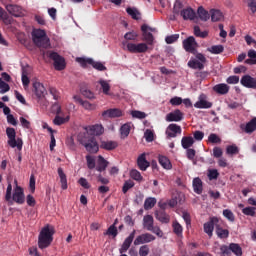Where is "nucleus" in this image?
<instances>
[{
  "mask_svg": "<svg viewBox=\"0 0 256 256\" xmlns=\"http://www.w3.org/2000/svg\"><path fill=\"white\" fill-rule=\"evenodd\" d=\"M55 235V228L47 224L44 226L38 235V247L39 249H47L53 243V236Z\"/></svg>",
  "mask_w": 256,
  "mask_h": 256,
  "instance_id": "nucleus-1",
  "label": "nucleus"
},
{
  "mask_svg": "<svg viewBox=\"0 0 256 256\" xmlns=\"http://www.w3.org/2000/svg\"><path fill=\"white\" fill-rule=\"evenodd\" d=\"M55 235V228L47 224L44 226L38 235V247L39 249H47L53 243V236Z\"/></svg>",
  "mask_w": 256,
  "mask_h": 256,
  "instance_id": "nucleus-2",
  "label": "nucleus"
},
{
  "mask_svg": "<svg viewBox=\"0 0 256 256\" xmlns=\"http://www.w3.org/2000/svg\"><path fill=\"white\" fill-rule=\"evenodd\" d=\"M32 41L36 47H41L42 49H47L50 45L47 33L41 29H34L32 31Z\"/></svg>",
  "mask_w": 256,
  "mask_h": 256,
  "instance_id": "nucleus-3",
  "label": "nucleus"
},
{
  "mask_svg": "<svg viewBox=\"0 0 256 256\" xmlns=\"http://www.w3.org/2000/svg\"><path fill=\"white\" fill-rule=\"evenodd\" d=\"M6 135L8 137V145L15 149L17 147L18 151L23 149V140L21 138H17V132H15V128L8 127L6 128Z\"/></svg>",
  "mask_w": 256,
  "mask_h": 256,
  "instance_id": "nucleus-4",
  "label": "nucleus"
},
{
  "mask_svg": "<svg viewBox=\"0 0 256 256\" xmlns=\"http://www.w3.org/2000/svg\"><path fill=\"white\" fill-rule=\"evenodd\" d=\"M122 45L126 47L129 53H147V51H149V46H147V44L145 43L135 44V43L124 41L122 42Z\"/></svg>",
  "mask_w": 256,
  "mask_h": 256,
  "instance_id": "nucleus-5",
  "label": "nucleus"
},
{
  "mask_svg": "<svg viewBox=\"0 0 256 256\" xmlns=\"http://www.w3.org/2000/svg\"><path fill=\"white\" fill-rule=\"evenodd\" d=\"M205 63H207L205 55L197 53L196 59L188 61V67H190V69H199V71H202V69H205Z\"/></svg>",
  "mask_w": 256,
  "mask_h": 256,
  "instance_id": "nucleus-6",
  "label": "nucleus"
},
{
  "mask_svg": "<svg viewBox=\"0 0 256 256\" xmlns=\"http://www.w3.org/2000/svg\"><path fill=\"white\" fill-rule=\"evenodd\" d=\"M81 144L85 147L88 153H99V144L97 143V139L93 136H90L88 139L82 140Z\"/></svg>",
  "mask_w": 256,
  "mask_h": 256,
  "instance_id": "nucleus-7",
  "label": "nucleus"
},
{
  "mask_svg": "<svg viewBox=\"0 0 256 256\" xmlns=\"http://www.w3.org/2000/svg\"><path fill=\"white\" fill-rule=\"evenodd\" d=\"M182 45L187 53L195 54L197 52L198 44L197 41L195 40V37L193 36H190L183 40Z\"/></svg>",
  "mask_w": 256,
  "mask_h": 256,
  "instance_id": "nucleus-8",
  "label": "nucleus"
},
{
  "mask_svg": "<svg viewBox=\"0 0 256 256\" xmlns=\"http://www.w3.org/2000/svg\"><path fill=\"white\" fill-rule=\"evenodd\" d=\"M49 58L54 61L56 71H63V69H65V58H63L57 52H51L49 54Z\"/></svg>",
  "mask_w": 256,
  "mask_h": 256,
  "instance_id": "nucleus-9",
  "label": "nucleus"
},
{
  "mask_svg": "<svg viewBox=\"0 0 256 256\" xmlns=\"http://www.w3.org/2000/svg\"><path fill=\"white\" fill-rule=\"evenodd\" d=\"M12 201L17 203L18 205H23V203H25V192L23 191L21 186L16 185V187L14 188Z\"/></svg>",
  "mask_w": 256,
  "mask_h": 256,
  "instance_id": "nucleus-10",
  "label": "nucleus"
},
{
  "mask_svg": "<svg viewBox=\"0 0 256 256\" xmlns=\"http://www.w3.org/2000/svg\"><path fill=\"white\" fill-rule=\"evenodd\" d=\"M85 129L88 135H91V137H99L105 133V128L101 124L87 126Z\"/></svg>",
  "mask_w": 256,
  "mask_h": 256,
  "instance_id": "nucleus-11",
  "label": "nucleus"
},
{
  "mask_svg": "<svg viewBox=\"0 0 256 256\" xmlns=\"http://www.w3.org/2000/svg\"><path fill=\"white\" fill-rule=\"evenodd\" d=\"M219 223V218L210 217L209 221L204 223V233H207L208 237H213V231H215V225Z\"/></svg>",
  "mask_w": 256,
  "mask_h": 256,
  "instance_id": "nucleus-12",
  "label": "nucleus"
},
{
  "mask_svg": "<svg viewBox=\"0 0 256 256\" xmlns=\"http://www.w3.org/2000/svg\"><path fill=\"white\" fill-rule=\"evenodd\" d=\"M52 109L56 113V116L53 120L54 125H64V123H67L69 121V116L65 118L59 116V114L61 113V106H59V104H54Z\"/></svg>",
  "mask_w": 256,
  "mask_h": 256,
  "instance_id": "nucleus-13",
  "label": "nucleus"
},
{
  "mask_svg": "<svg viewBox=\"0 0 256 256\" xmlns=\"http://www.w3.org/2000/svg\"><path fill=\"white\" fill-rule=\"evenodd\" d=\"M155 236L151 233H144L136 237L134 245H145V243H152L155 241Z\"/></svg>",
  "mask_w": 256,
  "mask_h": 256,
  "instance_id": "nucleus-14",
  "label": "nucleus"
},
{
  "mask_svg": "<svg viewBox=\"0 0 256 256\" xmlns=\"http://www.w3.org/2000/svg\"><path fill=\"white\" fill-rule=\"evenodd\" d=\"M147 29H149V26L147 24H144L141 26L142 31V41H145L146 45H153L155 41V37H153V34L151 32H148Z\"/></svg>",
  "mask_w": 256,
  "mask_h": 256,
  "instance_id": "nucleus-15",
  "label": "nucleus"
},
{
  "mask_svg": "<svg viewBox=\"0 0 256 256\" xmlns=\"http://www.w3.org/2000/svg\"><path fill=\"white\" fill-rule=\"evenodd\" d=\"M103 119H115L117 117H123V112L119 108H110L102 112Z\"/></svg>",
  "mask_w": 256,
  "mask_h": 256,
  "instance_id": "nucleus-16",
  "label": "nucleus"
},
{
  "mask_svg": "<svg viewBox=\"0 0 256 256\" xmlns=\"http://www.w3.org/2000/svg\"><path fill=\"white\" fill-rule=\"evenodd\" d=\"M240 83L243 87H246V89H256V78H253V76L249 74L242 76Z\"/></svg>",
  "mask_w": 256,
  "mask_h": 256,
  "instance_id": "nucleus-17",
  "label": "nucleus"
},
{
  "mask_svg": "<svg viewBox=\"0 0 256 256\" xmlns=\"http://www.w3.org/2000/svg\"><path fill=\"white\" fill-rule=\"evenodd\" d=\"M32 85L36 97H38V99H43V97H45V94L47 93V89H45V86L39 81H34Z\"/></svg>",
  "mask_w": 256,
  "mask_h": 256,
  "instance_id": "nucleus-18",
  "label": "nucleus"
},
{
  "mask_svg": "<svg viewBox=\"0 0 256 256\" xmlns=\"http://www.w3.org/2000/svg\"><path fill=\"white\" fill-rule=\"evenodd\" d=\"M166 121H168V123L173 121L179 123V121H183V112H181L179 109H176L173 112L168 113L166 115Z\"/></svg>",
  "mask_w": 256,
  "mask_h": 256,
  "instance_id": "nucleus-19",
  "label": "nucleus"
},
{
  "mask_svg": "<svg viewBox=\"0 0 256 256\" xmlns=\"http://www.w3.org/2000/svg\"><path fill=\"white\" fill-rule=\"evenodd\" d=\"M180 15L184 21H195V18L197 17V13H195V10L191 7L182 9Z\"/></svg>",
  "mask_w": 256,
  "mask_h": 256,
  "instance_id": "nucleus-20",
  "label": "nucleus"
},
{
  "mask_svg": "<svg viewBox=\"0 0 256 256\" xmlns=\"http://www.w3.org/2000/svg\"><path fill=\"white\" fill-rule=\"evenodd\" d=\"M181 126L177 124H169V126L166 129V135L167 137L175 138L177 135H181Z\"/></svg>",
  "mask_w": 256,
  "mask_h": 256,
  "instance_id": "nucleus-21",
  "label": "nucleus"
},
{
  "mask_svg": "<svg viewBox=\"0 0 256 256\" xmlns=\"http://www.w3.org/2000/svg\"><path fill=\"white\" fill-rule=\"evenodd\" d=\"M135 233L136 231L133 230L130 235L124 240L121 248L120 253H127L129 251V247H131V243H133V239H135Z\"/></svg>",
  "mask_w": 256,
  "mask_h": 256,
  "instance_id": "nucleus-22",
  "label": "nucleus"
},
{
  "mask_svg": "<svg viewBox=\"0 0 256 256\" xmlns=\"http://www.w3.org/2000/svg\"><path fill=\"white\" fill-rule=\"evenodd\" d=\"M137 165L140 169V171H147L149 167L151 166V163L147 161L145 153L141 154L137 159Z\"/></svg>",
  "mask_w": 256,
  "mask_h": 256,
  "instance_id": "nucleus-23",
  "label": "nucleus"
},
{
  "mask_svg": "<svg viewBox=\"0 0 256 256\" xmlns=\"http://www.w3.org/2000/svg\"><path fill=\"white\" fill-rule=\"evenodd\" d=\"M157 221H160V223H169L171 221V217L169 214L165 213V210H156L154 213Z\"/></svg>",
  "mask_w": 256,
  "mask_h": 256,
  "instance_id": "nucleus-24",
  "label": "nucleus"
},
{
  "mask_svg": "<svg viewBox=\"0 0 256 256\" xmlns=\"http://www.w3.org/2000/svg\"><path fill=\"white\" fill-rule=\"evenodd\" d=\"M116 147H119V143H117V141L104 140L100 143V149H104L105 151H114Z\"/></svg>",
  "mask_w": 256,
  "mask_h": 256,
  "instance_id": "nucleus-25",
  "label": "nucleus"
},
{
  "mask_svg": "<svg viewBox=\"0 0 256 256\" xmlns=\"http://www.w3.org/2000/svg\"><path fill=\"white\" fill-rule=\"evenodd\" d=\"M240 129L245 131V133H253L256 131V118H252L251 121H249L246 125L241 124Z\"/></svg>",
  "mask_w": 256,
  "mask_h": 256,
  "instance_id": "nucleus-26",
  "label": "nucleus"
},
{
  "mask_svg": "<svg viewBox=\"0 0 256 256\" xmlns=\"http://www.w3.org/2000/svg\"><path fill=\"white\" fill-rule=\"evenodd\" d=\"M6 9L10 15H13L14 17H21L23 15V9L21 6L11 4L8 5Z\"/></svg>",
  "mask_w": 256,
  "mask_h": 256,
  "instance_id": "nucleus-27",
  "label": "nucleus"
},
{
  "mask_svg": "<svg viewBox=\"0 0 256 256\" xmlns=\"http://www.w3.org/2000/svg\"><path fill=\"white\" fill-rule=\"evenodd\" d=\"M158 163L163 167V169L171 170L173 169V165L171 164V160L167 158V156L159 155L158 156Z\"/></svg>",
  "mask_w": 256,
  "mask_h": 256,
  "instance_id": "nucleus-28",
  "label": "nucleus"
},
{
  "mask_svg": "<svg viewBox=\"0 0 256 256\" xmlns=\"http://www.w3.org/2000/svg\"><path fill=\"white\" fill-rule=\"evenodd\" d=\"M73 99L76 103H79L82 105V107H84V109H87L88 111H92L93 109H95V105L91 104L89 101H85L83 99L80 98V96H73Z\"/></svg>",
  "mask_w": 256,
  "mask_h": 256,
  "instance_id": "nucleus-29",
  "label": "nucleus"
},
{
  "mask_svg": "<svg viewBox=\"0 0 256 256\" xmlns=\"http://www.w3.org/2000/svg\"><path fill=\"white\" fill-rule=\"evenodd\" d=\"M213 91L218 95H227L229 93V85L225 83L217 84L213 87Z\"/></svg>",
  "mask_w": 256,
  "mask_h": 256,
  "instance_id": "nucleus-30",
  "label": "nucleus"
},
{
  "mask_svg": "<svg viewBox=\"0 0 256 256\" xmlns=\"http://www.w3.org/2000/svg\"><path fill=\"white\" fill-rule=\"evenodd\" d=\"M109 166V162L105 160V158L101 155L98 156V164L96 166V171H99V173H103Z\"/></svg>",
  "mask_w": 256,
  "mask_h": 256,
  "instance_id": "nucleus-31",
  "label": "nucleus"
},
{
  "mask_svg": "<svg viewBox=\"0 0 256 256\" xmlns=\"http://www.w3.org/2000/svg\"><path fill=\"white\" fill-rule=\"evenodd\" d=\"M193 189L194 193H197V195H201V193H203V181L201 178L197 177L193 179Z\"/></svg>",
  "mask_w": 256,
  "mask_h": 256,
  "instance_id": "nucleus-32",
  "label": "nucleus"
},
{
  "mask_svg": "<svg viewBox=\"0 0 256 256\" xmlns=\"http://www.w3.org/2000/svg\"><path fill=\"white\" fill-rule=\"evenodd\" d=\"M198 17L201 21H209V19H211V14H209V11L205 10V8H203V6H199L198 10Z\"/></svg>",
  "mask_w": 256,
  "mask_h": 256,
  "instance_id": "nucleus-33",
  "label": "nucleus"
},
{
  "mask_svg": "<svg viewBox=\"0 0 256 256\" xmlns=\"http://www.w3.org/2000/svg\"><path fill=\"white\" fill-rule=\"evenodd\" d=\"M155 220L153 219V216L146 215L143 218V227L147 231H150L154 227Z\"/></svg>",
  "mask_w": 256,
  "mask_h": 256,
  "instance_id": "nucleus-34",
  "label": "nucleus"
},
{
  "mask_svg": "<svg viewBox=\"0 0 256 256\" xmlns=\"http://www.w3.org/2000/svg\"><path fill=\"white\" fill-rule=\"evenodd\" d=\"M131 122H127L120 128V135L122 139H126V137H129V134L131 133Z\"/></svg>",
  "mask_w": 256,
  "mask_h": 256,
  "instance_id": "nucleus-35",
  "label": "nucleus"
},
{
  "mask_svg": "<svg viewBox=\"0 0 256 256\" xmlns=\"http://www.w3.org/2000/svg\"><path fill=\"white\" fill-rule=\"evenodd\" d=\"M194 107L196 109H211L213 107V103L205 100V99H200L194 104Z\"/></svg>",
  "mask_w": 256,
  "mask_h": 256,
  "instance_id": "nucleus-36",
  "label": "nucleus"
},
{
  "mask_svg": "<svg viewBox=\"0 0 256 256\" xmlns=\"http://www.w3.org/2000/svg\"><path fill=\"white\" fill-rule=\"evenodd\" d=\"M210 16H211V21L213 23H217V21H221V19H223V12L217 9H211Z\"/></svg>",
  "mask_w": 256,
  "mask_h": 256,
  "instance_id": "nucleus-37",
  "label": "nucleus"
},
{
  "mask_svg": "<svg viewBox=\"0 0 256 256\" xmlns=\"http://www.w3.org/2000/svg\"><path fill=\"white\" fill-rule=\"evenodd\" d=\"M58 175L60 177L61 189L65 191L67 189V175L63 171V168H58Z\"/></svg>",
  "mask_w": 256,
  "mask_h": 256,
  "instance_id": "nucleus-38",
  "label": "nucleus"
},
{
  "mask_svg": "<svg viewBox=\"0 0 256 256\" xmlns=\"http://www.w3.org/2000/svg\"><path fill=\"white\" fill-rule=\"evenodd\" d=\"M172 229H173V233H175L177 237H180V239H183V226H181V224H179L177 221H174L172 223Z\"/></svg>",
  "mask_w": 256,
  "mask_h": 256,
  "instance_id": "nucleus-39",
  "label": "nucleus"
},
{
  "mask_svg": "<svg viewBox=\"0 0 256 256\" xmlns=\"http://www.w3.org/2000/svg\"><path fill=\"white\" fill-rule=\"evenodd\" d=\"M183 149H189V147H193L195 140L191 136H184L181 140Z\"/></svg>",
  "mask_w": 256,
  "mask_h": 256,
  "instance_id": "nucleus-40",
  "label": "nucleus"
},
{
  "mask_svg": "<svg viewBox=\"0 0 256 256\" xmlns=\"http://www.w3.org/2000/svg\"><path fill=\"white\" fill-rule=\"evenodd\" d=\"M230 253H233L236 256L243 255V248L237 243H230Z\"/></svg>",
  "mask_w": 256,
  "mask_h": 256,
  "instance_id": "nucleus-41",
  "label": "nucleus"
},
{
  "mask_svg": "<svg viewBox=\"0 0 256 256\" xmlns=\"http://www.w3.org/2000/svg\"><path fill=\"white\" fill-rule=\"evenodd\" d=\"M157 205V199L153 197H148L144 201V209L145 211H149V209H153Z\"/></svg>",
  "mask_w": 256,
  "mask_h": 256,
  "instance_id": "nucleus-42",
  "label": "nucleus"
},
{
  "mask_svg": "<svg viewBox=\"0 0 256 256\" xmlns=\"http://www.w3.org/2000/svg\"><path fill=\"white\" fill-rule=\"evenodd\" d=\"M216 235L219 239H227V237H229V230L223 229L221 226H217Z\"/></svg>",
  "mask_w": 256,
  "mask_h": 256,
  "instance_id": "nucleus-43",
  "label": "nucleus"
},
{
  "mask_svg": "<svg viewBox=\"0 0 256 256\" xmlns=\"http://www.w3.org/2000/svg\"><path fill=\"white\" fill-rule=\"evenodd\" d=\"M208 51L213 55H220V53L225 51V47H223V45H213L212 47L208 48Z\"/></svg>",
  "mask_w": 256,
  "mask_h": 256,
  "instance_id": "nucleus-44",
  "label": "nucleus"
},
{
  "mask_svg": "<svg viewBox=\"0 0 256 256\" xmlns=\"http://www.w3.org/2000/svg\"><path fill=\"white\" fill-rule=\"evenodd\" d=\"M99 85H101L104 95H109V91H111V85H109V82H107V80H100Z\"/></svg>",
  "mask_w": 256,
  "mask_h": 256,
  "instance_id": "nucleus-45",
  "label": "nucleus"
},
{
  "mask_svg": "<svg viewBox=\"0 0 256 256\" xmlns=\"http://www.w3.org/2000/svg\"><path fill=\"white\" fill-rule=\"evenodd\" d=\"M76 61L84 69L87 67V65H92V63H93V59H91V58H81V57H78V58H76Z\"/></svg>",
  "mask_w": 256,
  "mask_h": 256,
  "instance_id": "nucleus-46",
  "label": "nucleus"
},
{
  "mask_svg": "<svg viewBox=\"0 0 256 256\" xmlns=\"http://www.w3.org/2000/svg\"><path fill=\"white\" fill-rule=\"evenodd\" d=\"M126 12L128 13V15H130V17H132V19H134L135 21H139L140 19L139 15H141V13H139L137 9L127 8Z\"/></svg>",
  "mask_w": 256,
  "mask_h": 256,
  "instance_id": "nucleus-47",
  "label": "nucleus"
},
{
  "mask_svg": "<svg viewBox=\"0 0 256 256\" xmlns=\"http://www.w3.org/2000/svg\"><path fill=\"white\" fill-rule=\"evenodd\" d=\"M181 11H183V2L176 0L173 7V13L174 15H181Z\"/></svg>",
  "mask_w": 256,
  "mask_h": 256,
  "instance_id": "nucleus-48",
  "label": "nucleus"
},
{
  "mask_svg": "<svg viewBox=\"0 0 256 256\" xmlns=\"http://www.w3.org/2000/svg\"><path fill=\"white\" fill-rule=\"evenodd\" d=\"M194 35L195 37H200L201 39H205L209 35V32L207 31L201 32V28L199 26H194Z\"/></svg>",
  "mask_w": 256,
  "mask_h": 256,
  "instance_id": "nucleus-49",
  "label": "nucleus"
},
{
  "mask_svg": "<svg viewBox=\"0 0 256 256\" xmlns=\"http://www.w3.org/2000/svg\"><path fill=\"white\" fill-rule=\"evenodd\" d=\"M196 154H197V152L195 151V149L187 148L186 157H187V159H189V161H193L194 165L197 164V162L195 161V155Z\"/></svg>",
  "mask_w": 256,
  "mask_h": 256,
  "instance_id": "nucleus-50",
  "label": "nucleus"
},
{
  "mask_svg": "<svg viewBox=\"0 0 256 256\" xmlns=\"http://www.w3.org/2000/svg\"><path fill=\"white\" fill-rule=\"evenodd\" d=\"M137 37H139V34H137V32H135V31L127 32L124 35V39L126 41H137Z\"/></svg>",
  "mask_w": 256,
  "mask_h": 256,
  "instance_id": "nucleus-51",
  "label": "nucleus"
},
{
  "mask_svg": "<svg viewBox=\"0 0 256 256\" xmlns=\"http://www.w3.org/2000/svg\"><path fill=\"white\" fill-rule=\"evenodd\" d=\"M227 155H237L239 154V147L235 145H229L226 148Z\"/></svg>",
  "mask_w": 256,
  "mask_h": 256,
  "instance_id": "nucleus-52",
  "label": "nucleus"
},
{
  "mask_svg": "<svg viewBox=\"0 0 256 256\" xmlns=\"http://www.w3.org/2000/svg\"><path fill=\"white\" fill-rule=\"evenodd\" d=\"M80 93H82L83 97H86V99H94L95 95L91 92V90L82 87L80 89Z\"/></svg>",
  "mask_w": 256,
  "mask_h": 256,
  "instance_id": "nucleus-53",
  "label": "nucleus"
},
{
  "mask_svg": "<svg viewBox=\"0 0 256 256\" xmlns=\"http://www.w3.org/2000/svg\"><path fill=\"white\" fill-rule=\"evenodd\" d=\"M133 187H135V182L127 180L122 187V193H127V191H129V189H133Z\"/></svg>",
  "mask_w": 256,
  "mask_h": 256,
  "instance_id": "nucleus-54",
  "label": "nucleus"
},
{
  "mask_svg": "<svg viewBox=\"0 0 256 256\" xmlns=\"http://www.w3.org/2000/svg\"><path fill=\"white\" fill-rule=\"evenodd\" d=\"M131 115L134 119H145V117H147V114L145 112L139 110H133L131 112Z\"/></svg>",
  "mask_w": 256,
  "mask_h": 256,
  "instance_id": "nucleus-55",
  "label": "nucleus"
},
{
  "mask_svg": "<svg viewBox=\"0 0 256 256\" xmlns=\"http://www.w3.org/2000/svg\"><path fill=\"white\" fill-rule=\"evenodd\" d=\"M130 177L134 179V181H143V176H141V172L138 170H131Z\"/></svg>",
  "mask_w": 256,
  "mask_h": 256,
  "instance_id": "nucleus-56",
  "label": "nucleus"
},
{
  "mask_svg": "<svg viewBox=\"0 0 256 256\" xmlns=\"http://www.w3.org/2000/svg\"><path fill=\"white\" fill-rule=\"evenodd\" d=\"M223 216L226 219H228V221H231V223H233V221H235V214H233V212L229 209L223 210Z\"/></svg>",
  "mask_w": 256,
  "mask_h": 256,
  "instance_id": "nucleus-57",
  "label": "nucleus"
},
{
  "mask_svg": "<svg viewBox=\"0 0 256 256\" xmlns=\"http://www.w3.org/2000/svg\"><path fill=\"white\" fill-rule=\"evenodd\" d=\"M255 207H246L242 209V213L248 217H255Z\"/></svg>",
  "mask_w": 256,
  "mask_h": 256,
  "instance_id": "nucleus-58",
  "label": "nucleus"
},
{
  "mask_svg": "<svg viewBox=\"0 0 256 256\" xmlns=\"http://www.w3.org/2000/svg\"><path fill=\"white\" fill-rule=\"evenodd\" d=\"M94 69H96V71H107V67L102 64L101 62H95L94 60H92V64Z\"/></svg>",
  "mask_w": 256,
  "mask_h": 256,
  "instance_id": "nucleus-59",
  "label": "nucleus"
},
{
  "mask_svg": "<svg viewBox=\"0 0 256 256\" xmlns=\"http://www.w3.org/2000/svg\"><path fill=\"white\" fill-rule=\"evenodd\" d=\"M208 141L209 143H213V144L221 143V137H219L215 133H211L208 137Z\"/></svg>",
  "mask_w": 256,
  "mask_h": 256,
  "instance_id": "nucleus-60",
  "label": "nucleus"
},
{
  "mask_svg": "<svg viewBox=\"0 0 256 256\" xmlns=\"http://www.w3.org/2000/svg\"><path fill=\"white\" fill-rule=\"evenodd\" d=\"M104 235H112V237H117L118 231L117 227H115V224L111 225L108 230L104 233Z\"/></svg>",
  "mask_w": 256,
  "mask_h": 256,
  "instance_id": "nucleus-61",
  "label": "nucleus"
},
{
  "mask_svg": "<svg viewBox=\"0 0 256 256\" xmlns=\"http://www.w3.org/2000/svg\"><path fill=\"white\" fill-rule=\"evenodd\" d=\"M86 163L88 169H95V158L91 155L86 156Z\"/></svg>",
  "mask_w": 256,
  "mask_h": 256,
  "instance_id": "nucleus-62",
  "label": "nucleus"
},
{
  "mask_svg": "<svg viewBox=\"0 0 256 256\" xmlns=\"http://www.w3.org/2000/svg\"><path fill=\"white\" fill-rule=\"evenodd\" d=\"M248 7L250 9V14L255 15V13H256V0H249Z\"/></svg>",
  "mask_w": 256,
  "mask_h": 256,
  "instance_id": "nucleus-63",
  "label": "nucleus"
},
{
  "mask_svg": "<svg viewBox=\"0 0 256 256\" xmlns=\"http://www.w3.org/2000/svg\"><path fill=\"white\" fill-rule=\"evenodd\" d=\"M139 255L140 256H147L149 255V246L148 245H143L139 249Z\"/></svg>",
  "mask_w": 256,
  "mask_h": 256,
  "instance_id": "nucleus-64",
  "label": "nucleus"
}]
</instances>
